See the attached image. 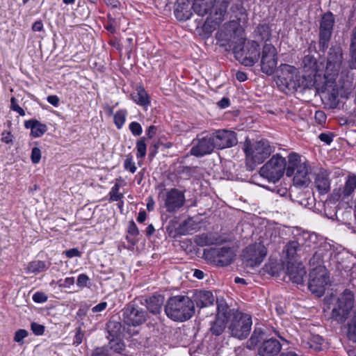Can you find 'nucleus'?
Returning <instances> with one entry per match:
<instances>
[{
	"label": "nucleus",
	"instance_id": "obj_7",
	"mask_svg": "<svg viewBox=\"0 0 356 356\" xmlns=\"http://www.w3.org/2000/svg\"><path fill=\"white\" fill-rule=\"evenodd\" d=\"M267 254V249L261 243H255L243 250L241 257L243 263L248 267L254 268L260 265Z\"/></svg>",
	"mask_w": 356,
	"mask_h": 356
},
{
	"label": "nucleus",
	"instance_id": "obj_27",
	"mask_svg": "<svg viewBox=\"0 0 356 356\" xmlns=\"http://www.w3.org/2000/svg\"><path fill=\"white\" fill-rule=\"evenodd\" d=\"M26 129H30L31 135L38 138L42 136L47 130L46 124H42L37 120H30L24 122Z\"/></svg>",
	"mask_w": 356,
	"mask_h": 356
},
{
	"label": "nucleus",
	"instance_id": "obj_37",
	"mask_svg": "<svg viewBox=\"0 0 356 356\" xmlns=\"http://www.w3.org/2000/svg\"><path fill=\"white\" fill-rule=\"evenodd\" d=\"M323 343L322 337L318 334H313L309 339L308 344L309 348L314 349L316 351L321 350V346Z\"/></svg>",
	"mask_w": 356,
	"mask_h": 356
},
{
	"label": "nucleus",
	"instance_id": "obj_25",
	"mask_svg": "<svg viewBox=\"0 0 356 356\" xmlns=\"http://www.w3.org/2000/svg\"><path fill=\"white\" fill-rule=\"evenodd\" d=\"M223 241L219 235L214 233H203L195 237V242L200 246L220 244Z\"/></svg>",
	"mask_w": 356,
	"mask_h": 356
},
{
	"label": "nucleus",
	"instance_id": "obj_62",
	"mask_svg": "<svg viewBox=\"0 0 356 356\" xmlns=\"http://www.w3.org/2000/svg\"><path fill=\"white\" fill-rule=\"evenodd\" d=\"M156 127L154 126H150L147 131V135L148 136V137L149 138H152L154 136V135L156 134Z\"/></svg>",
	"mask_w": 356,
	"mask_h": 356
},
{
	"label": "nucleus",
	"instance_id": "obj_4",
	"mask_svg": "<svg viewBox=\"0 0 356 356\" xmlns=\"http://www.w3.org/2000/svg\"><path fill=\"white\" fill-rule=\"evenodd\" d=\"M287 165L285 158L277 154L260 168L259 174L269 181L275 183L286 172Z\"/></svg>",
	"mask_w": 356,
	"mask_h": 356
},
{
	"label": "nucleus",
	"instance_id": "obj_43",
	"mask_svg": "<svg viewBox=\"0 0 356 356\" xmlns=\"http://www.w3.org/2000/svg\"><path fill=\"white\" fill-rule=\"evenodd\" d=\"M129 128L132 134L136 136H140L143 132L141 125L137 122H131L129 124Z\"/></svg>",
	"mask_w": 356,
	"mask_h": 356
},
{
	"label": "nucleus",
	"instance_id": "obj_2",
	"mask_svg": "<svg viewBox=\"0 0 356 356\" xmlns=\"http://www.w3.org/2000/svg\"><path fill=\"white\" fill-rule=\"evenodd\" d=\"M165 312L170 318L175 321H186L190 319L195 313L193 301L186 296L171 297L165 304Z\"/></svg>",
	"mask_w": 356,
	"mask_h": 356
},
{
	"label": "nucleus",
	"instance_id": "obj_35",
	"mask_svg": "<svg viewBox=\"0 0 356 356\" xmlns=\"http://www.w3.org/2000/svg\"><path fill=\"white\" fill-rule=\"evenodd\" d=\"M300 248V245L297 241H290L286 244L284 252L289 259H294Z\"/></svg>",
	"mask_w": 356,
	"mask_h": 356
},
{
	"label": "nucleus",
	"instance_id": "obj_5",
	"mask_svg": "<svg viewBox=\"0 0 356 356\" xmlns=\"http://www.w3.org/2000/svg\"><path fill=\"white\" fill-rule=\"evenodd\" d=\"M353 293L349 290H345L336 300L332 310V318L339 323L344 322L353 307Z\"/></svg>",
	"mask_w": 356,
	"mask_h": 356
},
{
	"label": "nucleus",
	"instance_id": "obj_63",
	"mask_svg": "<svg viewBox=\"0 0 356 356\" xmlns=\"http://www.w3.org/2000/svg\"><path fill=\"white\" fill-rule=\"evenodd\" d=\"M146 212L145 211H140L137 218L138 222H143L146 219Z\"/></svg>",
	"mask_w": 356,
	"mask_h": 356
},
{
	"label": "nucleus",
	"instance_id": "obj_39",
	"mask_svg": "<svg viewBox=\"0 0 356 356\" xmlns=\"http://www.w3.org/2000/svg\"><path fill=\"white\" fill-rule=\"evenodd\" d=\"M145 140V138L143 137L136 143L137 158H143L146 155L147 145Z\"/></svg>",
	"mask_w": 356,
	"mask_h": 356
},
{
	"label": "nucleus",
	"instance_id": "obj_16",
	"mask_svg": "<svg viewBox=\"0 0 356 356\" xmlns=\"http://www.w3.org/2000/svg\"><path fill=\"white\" fill-rule=\"evenodd\" d=\"M215 149L211 134L193 140V145L190 152L191 155L202 157L209 154Z\"/></svg>",
	"mask_w": 356,
	"mask_h": 356
},
{
	"label": "nucleus",
	"instance_id": "obj_56",
	"mask_svg": "<svg viewBox=\"0 0 356 356\" xmlns=\"http://www.w3.org/2000/svg\"><path fill=\"white\" fill-rule=\"evenodd\" d=\"M47 102L54 106H58L59 98L56 95H49L47 97Z\"/></svg>",
	"mask_w": 356,
	"mask_h": 356
},
{
	"label": "nucleus",
	"instance_id": "obj_38",
	"mask_svg": "<svg viewBox=\"0 0 356 356\" xmlns=\"http://www.w3.org/2000/svg\"><path fill=\"white\" fill-rule=\"evenodd\" d=\"M127 111L125 110L118 111L114 115V123L118 129H121L126 120Z\"/></svg>",
	"mask_w": 356,
	"mask_h": 356
},
{
	"label": "nucleus",
	"instance_id": "obj_17",
	"mask_svg": "<svg viewBox=\"0 0 356 356\" xmlns=\"http://www.w3.org/2000/svg\"><path fill=\"white\" fill-rule=\"evenodd\" d=\"M301 66L304 72L303 78L307 79L309 83H314L315 77L321 70V65L318 64L316 58L310 54L305 55Z\"/></svg>",
	"mask_w": 356,
	"mask_h": 356
},
{
	"label": "nucleus",
	"instance_id": "obj_51",
	"mask_svg": "<svg viewBox=\"0 0 356 356\" xmlns=\"http://www.w3.org/2000/svg\"><path fill=\"white\" fill-rule=\"evenodd\" d=\"M128 233L134 236H136L139 234V230L134 221L129 222L128 227Z\"/></svg>",
	"mask_w": 356,
	"mask_h": 356
},
{
	"label": "nucleus",
	"instance_id": "obj_31",
	"mask_svg": "<svg viewBox=\"0 0 356 356\" xmlns=\"http://www.w3.org/2000/svg\"><path fill=\"white\" fill-rule=\"evenodd\" d=\"M356 189V175H350L347 177L343 188L342 189L339 197L344 198L349 197Z\"/></svg>",
	"mask_w": 356,
	"mask_h": 356
},
{
	"label": "nucleus",
	"instance_id": "obj_23",
	"mask_svg": "<svg viewBox=\"0 0 356 356\" xmlns=\"http://www.w3.org/2000/svg\"><path fill=\"white\" fill-rule=\"evenodd\" d=\"M330 182L329 173L326 170H320L319 172L316 174L314 184L319 193L325 194L328 193L330 190Z\"/></svg>",
	"mask_w": 356,
	"mask_h": 356
},
{
	"label": "nucleus",
	"instance_id": "obj_26",
	"mask_svg": "<svg viewBox=\"0 0 356 356\" xmlns=\"http://www.w3.org/2000/svg\"><path fill=\"white\" fill-rule=\"evenodd\" d=\"M175 15L180 21H186L192 16V13L189 7V1L185 0H178V5L175 10Z\"/></svg>",
	"mask_w": 356,
	"mask_h": 356
},
{
	"label": "nucleus",
	"instance_id": "obj_10",
	"mask_svg": "<svg viewBox=\"0 0 356 356\" xmlns=\"http://www.w3.org/2000/svg\"><path fill=\"white\" fill-rule=\"evenodd\" d=\"M147 316L146 309L134 302L128 304L122 310L123 321L128 325L139 326L146 321Z\"/></svg>",
	"mask_w": 356,
	"mask_h": 356
},
{
	"label": "nucleus",
	"instance_id": "obj_42",
	"mask_svg": "<svg viewBox=\"0 0 356 356\" xmlns=\"http://www.w3.org/2000/svg\"><path fill=\"white\" fill-rule=\"evenodd\" d=\"M28 332L26 330L20 329L18 330L14 337V341L19 344H22L23 339L28 337Z\"/></svg>",
	"mask_w": 356,
	"mask_h": 356
},
{
	"label": "nucleus",
	"instance_id": "obj_1",
	"mask_svg": "<svg viewBox=\"0 0 356 356\" xmlns=\"http://www.w3.org/2000/svg\"><path fill=\"white\" fill-rule=\"evenodd\" d=\"M242 149L245 154V163L248 170H254L275 151L274 147L266 139L251 141L246 138Z\"/></svg>",
	"mask_w": 356,
	"mask_h": 356
},
{
	"label": "nucleus",
	"instance_id": "obj_53",
	"mask_svg": "<svg viewBox=\"0 0 356 356\" xmlns=\"http://www.w3.org/2000/svg\"><path fill=\"white\" fill-rule=\"evenodd\" d=\"M64 254L68 258H72L75 257H81V252L77 248H72L64 252Z\"/></svg>",
	"mask_w": 356,
	"mask_h": 356
},
{
	"label": "nucleus",
	"instance_id": "obj_41",
	"mask_svg": "<svg viewBox=\"0 0 356 356\" xmlns=\"http://www.w3.org/2000/svg\"><path fill=\"white\" fill-rule=\"evenodd\" d=\"M124 168L126 170L129 171L131 173H134L136 171V166L133 161V157L131 155H127L124 161Z\"/></svg>",
	"mask_w": 356,
	"mask_h": 356
},
{
	"label": "nucleus",
	"instance_id": "obj_18",
	"mask_svg": "<svg viewBox=\"0 0 356 356\" xmlns=\"http://www.w3.org/2000/svg\"><path fill=\"white\" fill-rule=\"evenodd\" d=\"M277 73V83H280L287 88L293 87L296 85L295 81L297 79L298 71L294 66L282 64L279 67Z\"/></svg>",
	"mask_w": 356,
	"mask_h": 356
},
{
	"label": "nucleus",
	"instance_id": "obj_32",
	"mask_svg": "<svg viewBox=\"0 0 356 356\" xmlns=\"http://www.w3.org/2000/svg\"><path fill=\"white\" fill-rule=\"evenodd\" d=\"M341 65L327 62L324 77L328 82H332L338 76Z\"/></svg>",
	"mask_w": 356,
	"mask_h": 356
},
{
	"label": "nucleus",
	"instance_id": "obj_20",
	"mask_svg": "<svg viewBox=\"0 0 356 356\" xmlns=\"http://www.w3.org/2000/svg\"><path fill=\"white\" fill-rule=\"evenodd\" d=\"M286 275L292 282L297 284H302L306 275V271L301 264L288 262L286 266Z\"/></svg>",
	"mask_w": 356,
	"mask_h": 356
},
{
	"label": "nucleus",
	"instance_id": "obj_45",
	"mask_svg": "<svg viewBox=\"0 0 356 356\" xmlns=\"http://www.w3.org/2000/svg\"><path fill=\"white\" fill-rule=\"evenodd\" d=\"M111 348L118 353H122L124 344L120 341H113L111 342Z\"/></svg>",
	"mask_w": 356,
	"mask_h": 356
},
{
	"label": "nucleus",
	"instance_id": "obj_50",
	"mask_svg": "<svg viewBox=\"0 0 356 356\" xmlns=\"http://www.w3.org/2000/svg\"><path fill=\"white\" fill-rule=\"evenodd\" d=\"M318 138L322 142L330 145L333 140V134L330 133H322L319 135Z\"/></svg>",
	"mask_w": 356,
	"mask_h": 356
},
{
	"label": "nucleus",
	"instance_id": "obj_46",
	"mask_svg": "<svg viewBox=\"0 0 356 356\" xmlns=\"http://www.w3.org/2000/svg\"><path fill=\"white\" fill-rule=\"evenodd\" d=\"M31 329L35 335H42L44 332V327L35 322L31 324Z\"/></svg>",
	"mask_w": 356,
	"mask_h": 356
},
{
	"label": "nucleus",
	"instance_id": "obj_47",
	"mask_svg": "<svg viewBox=\"0 0 356 356\" xmlns=\"http://www.w3.org/2000/svg\"><path fill=\"white\" fill-rule=\"evenodd\" d=\"M41 159V151L38 147H33L31 151V161L33 163H38Z\"/></svg>",
	"mask_w": 356,
	"mask_h": 356
},
{
	"label": "nucleus",
	"instance_id": "obj_59",
	"mask_svg": "<svg viewBox=\"0 0 356 356\" xmlns=\"http://www.w3.org/2000/svg\"><path fill=\"white\" fill-rule=\"evenodd\" d=\"M43 29V24L41 21H36L32 26L33 31H41Z\"/></svg>",
	"mask_w": 356,
	"mask_h": 356
},
{
	"label": "nucleus",
	"instance_id": "obj_36",
	"mask_svg": "<svg viewBox=\"0 0 356 356\" xmlns=\"http://www.w3.org/2000/svg\"><path fill=\"white\" fill-rule=\"evenodd\" d=\"M350 52L351 56L350 67L354 69L356 68V26L353 30Z\"/></svg>",
	"mask_w": 356,
	"mask_h": 356
},
{
	"label": "nucleus",
	"instance_id": "obj_19",
	"mask_svg": "<svg viewBox=\"0 0 356 356\" xmlns=\"http://www.w3.org/2000/svg\"><path fill=\"white\" fill-rule=\"evenodd\" d=\"M207 254L213 257L214 261L222 266L231 264L234 257L233 250L230 248L212 249Z\"/></svg>",
	"mask_w": 356,
	"mask_h": 356
},
{
	"label": "nucleus",
	"instance_id": "obj_52",
	"mask_svg": "<svg viewBox=\"0 0 356 356\" xmlns=\"http://www.w3.org/2000/svg\"><path fill=\"white\" fill-rule=\"evenodd\" d=\"M315 119L319 124H322L325 122L326 115L322 111H317L315 113Z\"/></svg>",
	"mask_w": 356,
	"mask_h": 356
},
{
	"label": "nucleus",
	"instance_id": "obj_44",
	"mask_svg": "<svg viewBox=\"0 0 356 356\" xmlns=\"http://www.w3.org/2000/svg\"><path fill=\"white\" fill-rule=\"evenodd\" d=\"M10 109L18 113L21 116L25 115V111L17 104L15 97H13L10 99Z\"/></svg>",
	"mask_w": 356,
	"mask_h": 356
},
{
	"label": "nucleus",
	"instance_id": "obj_33",
	"mask_svg": "<svg viewBox=\"0 0 356 356\" xmlns=\"http://www.w3.org/2000/svg\"><path fill=\"white\" fill-rule=\"evenodd\" d=\"M132 99L136 104L143 106H147L150 103L148 94L142 86L137 87L136 93L132 95Z\"/></svg>",
	"mask_w": 356,
	"mask_h": 356
},
{
	"label": "nucleus",
	"instance_id": "obj_21",
	"mask_svg": "<svg viewBox=\"0 0 356 356\" xmlns=\"http://www.w3.org/2000/svg\"><path fill=\"white\" fill-rule=\"evenodd\" d=\"M192 298L193 303L201 308L212 305L215 300L213 293L206 290H195Z\"/></svg>",
	"mask_w": 356,
	"mask_h": 356
},
{
	"label": "nucleus",
	"instance_id": "obj_34",
	"mask_svg": "<svg viewBox=\"0 0 356 356\" xmlns=\"http://www.w3.org/2000/svg\"><path fill=\"white\" fill-rule=\"evenodd\" d=\"M343 60L342 49L340 47H332L330 49L327 62L341 65Z\"/></svg>",
	"mask_w": 356,
	"mask_h": 356
},
{
	"label": "nucleus",
	"instance_id": "obj_57",
	"mask_svg": "<svg viewBox=\"0 0 356 356\" xmlns=\"http://www.w3.org/2000/svg\"><path fill=\"white\" fill-rule=\"evenodd\" d=\"M92 356H108L107 350L104 348H97Z\"/></svg>",
	"mask_w": 356,
	"mask_h": 356
},
{
	"label": "nucleus",
	"instance_id": "obj_9",
	"mask_svg": "<svg viewBox=\"0 0 356 356\" xmlns=\"http://www.w3.org/2000/svg\"><path fill=\"white\" fill-rule=\"evenodd\" d=\"M216 6L214 8V13L207 17L204 25L203 30L207 33H211L224 21L227 8L232 0H215Z\"/></svg>",
	"mask_w": 356,
	"mask_h": 356
},
{
	"label": "nucleus",
	"instance_id": "obj_30",
	"mask_svg": "<svg viewBox=\"0 0 356 356\" xmlns=\"http://www.w3.org/2000/svg\"><path fill=\"white\" fill-rule=\"evenodd\" d=\"M49 266L50 263L47 264L43 261L35 260L29 262L26 268V270L27 273L38 274L47 270Z\"/></svg>",
	"mask_w": 356,
	"mask_h": 356
},
{
	"label": "nucleus",
	"instance_id": "obj_61",
	"mask_svg": "<svg viewBox=\"0 0 356 356\" xmlns=\"http://www.w3.org/2000/svg\"><path fill=\"white\" fill-rule=\"evenodd\" d=\"M236 78L238 81L242 82L247 79V75L245 72L238 71L236 73Z\"/></svg>",
	"mask_w": 356,
	"mask_h": 356
},
{
	"label": "nucleus",
	"instance_id": "obj_49",
	"mask_svg": "<svg viewBox=\"0 0 356 356\" xmlns=\"http://www.w3.org/2000/svg\"><path fill=\"white\" fill-rule=\"evenodd\" d=\"M89 277L86 274H81L78 277L76 284L79 287L83 288L87 286Z\"/></svg>",
	"mask_w": 356,
	"mask_h": 356
},
{
	"label": "nucleus",
	"instance_id": "obj_11",
	"mask_svg": "<svg viewBox=\"0 0 356 356\" xmlns=\"http://www.w3.org/2000/svg\"><path fill=\"white\" fill-rule=\"evenodd\" d=\"M259 45L255 41L248 42L244 47L238 51L234 49L235 56L245 66H252L258 62L260 58Z\"/></svg>",
	"mask_w": 356,
	"mask_h": 356
},
{
	"label": "nucleus",
	"instance_id": "obj_24",
	"mask_svg": "<svg viewBox=\"0 0 356 356\" xmlns=\"http://www.w3.org/2000/svg\"><path fill=\"white\" fill-rule=\"evenodd\" d=\"M215 0H194L192 8L194 12L200 16H204L209 14L208 17H211V14H213L212 9L214 8Z\"/></svg>",
	"mask_w": 356,
	"mask_h": 356
},
{
	"label": "nucleus",
	"instance_id": "obj_58",
	"mask_svg": "<svg viewBox=\"0 0 356 356\" xmlns=\"http://www.w3.org/2000/svg\"><path fill=\"white\" fill-rule=\"evenodd\" d=\"M74 284V277H67L64 280L63 283L60 284V286L64 287H70Z\"/></svg>",
	"mask_w": 356,
	"mask_h": 356
},
{
	"label": "nucleus",
	"instance_id": "obj_60",
	"mask_svg": "<svg viewBox=\"0 0 356 356\" xmlns=\"http://www.w3.org/2000/svg\"><path fill=\"white\" fill-rule=\"evenodd\" d=\"M218 105L221 108H225L229 106V99L227 97H223L218 103Z\"/></svg>",
	"mask_w": 356,
	"mask_h": 356
},
{
	"label": "nucleus",
	"instance_id": "obj_6",
	"mask_svg": "<svg viewBox=\"0 0 356 356\" xmlns=\"http://www.w3.org/2000/svg\"><path fill=\"white\" fill-rule=\"evenodd\" d=\"M159 200L168 212L172 213L184 206L186 199L184 192L171 188L161 191L159 195Z\"/></svg>",
	"mask_w": 356,
	"mask_h": 356
},
{
	"label": "nucleus",
	"instance_id": "obj_15",
	"mask_svg": "<svg viewBox=\"0 0 356 356\" xmlns=\"http://www.w3.org/2000/svg\"><path fill=\"white\" fill-rule=\"evenodd\" d=\"M334 24V17L332 13H325L321 21L320 34H319V45L323 50L328 47V42L330 40L333 26Z\"/></svg>",
	"mask_w": 356,
	"mask_h": 356
},
{
	"label": "nucleus",
	"instance_id": "obj_28",
	"mask_svg": "<svg viewBox=\"0 0 356 356\" xmlns=\"http://www.w3.org/2000/svg\"><path fill=\"white\" fill-rule=\"evenodd\" d=\"M163 297L161 296H152L147 300V308L152 314L160 313L163 304Z\"/></svg>",
	"mask_w": 356,
	"mask_h": 356
},
{
	"label": "nucleus",
	"instance_id": "obj_54",
	"mask_svg": "<svg viewBox=\"0 0 356 356\" xmlns=\"http://www.w3.org/2000/svg\"><path fill=\"white\" fill-rule=\"evenodd\" d=\"M106 307H107L106 302H101L100 303L97 304V305H95V307H93L92 308V312L93 313L101 312L104 311V309H106Z\"/></svg>",
	"mask_w": 356,
	"mask_h": 356
},
{
	"label": "nucleus",
	"instance_id": "obj_22",
	"mask_svg": "<svg viewBox=\"0 0 356 356\" xmlns=\"http://www.w3.org/2000/svg\"><path fill=\"white\" fill-rule=\"evenodd\" d=\"M280 343L274 339L264 341L259 349L260 356H275L281 350Z\"/></svg>",
	"mask_w": 356,
	"mask_h": 356
},
{
	"label": "nucleus",
	"instance_id": "obj_14",
	"mask_svg": "<svg viewBox=\"0 0 356 356\" xmlns=\"http://www.w3.org/2000/svg\"><path fill=\"white\" fill-rule=\"evenodd\" d=\"M215 149H222L234 146L238 140L236 134L227 129H218L211 134Z\"/></svg>",
	"mask_w": 356,
	"mask_h": 356
},
{
	"label": "nucleus",
	"instance_id": "obj_3",
	"mask_svg": "<svg viewBox=\"0 0 356 356\" xmlns=\"http://www.w3.org/2000/svg\"><path fill=\"white\" fill-rule=\"evenodd\" d=\"M311 168L308 161H302L299 154L291 152L288 156L286 176L293 175L294 184L305 186L310 182Z\"/></svg>",
	"mask_w": 356,
	"mask_h": 356
},
{
	"label": "nucleus",
	"instance_id": "obj_13",
	"mask_svg": "<svg viewBox=\"0 0 356 356\" xmlns=\"http://www.w3.org/2000/svg\"><path fill=\"white\" fill-rule=\"evenodd\" d=\"M261 70L267 75H271L277 65V51L272 44L266 43L261 53Z\"/></svg>",
	"mask_w": 356,
	"mask_h": 356
},
{
	"label": "nucleus",
	"instance_id": "obj_12",
	"mask_svg": "<svg viewBox=\"0 0 356 356\" xmlns=\"http://www.w3.org/2000/svg\"><path fill=\"white\" fill-rule=\"evenodd\" d=\"M252 319L250 315L240 314L232 321L229 329L234 337L239 339H245L250 334Z\"/></svg>",
	"mask_w": 356,
	"mask_h": 356
},
{
	"label": "nucleus",
	"instance_id": "obj_8",
	"mask_svg": "<svg viewBox=\"0 0 356 356\" xmlns=\"http://www.w3.org/2000/svg\"><path fill=\"white\" fill-rule=\"evenodd\" d=\"M329 282L327 272L323 267H316L310 272L308 287L316 296L321 297L324 294L325 286Z\"/></svg>",
	"mask_w": 356,
	"mask_h": 356
},
{
	"label": "nucleus",
	"instance_id": "obj_48",
	"mask_svg": "<svg viewBox=\"0 0 356 356\" xmlns=\"http://www.w3.org/2000/svg\"><path fill=\"white\" fill-rule=\"evenodd\" d=\"M33 300L38 303H43L47 300V296L43 292H36L33 296Z\"/></svg>",
	"mask_w": 356,
	"mask_h": 356
},
{
	"label": "nucleus",
	"instance_id": "obj_29",
	"mask_svg": "<svg viewBox=\"0 0 356 356\" xmlns=\"http://www.w3.org/2000/svg\"><path fill=\"white\" fill-rule=\"evenodd\" d=\"M226 323L227 318L225 314L223 313H218L216 317V320L214 321L210 328L211 332L215 335H220L224 331L226 327Z\"/></svg>",
	"mask_w": 356,
	"mask_h": 356
},
{
	"label": "nucleus",
	"instance_id": "obj_40",
	"mask_svg": "<svg viewBox=\"0 0 356 356\" xmlns=\"http://www.w3.org/2000/svg\"><path fill=\"white\" fill-rule=\"evenodd\" d=\"M120 186L118 184H115L111 189L109 192L110 200L112 201H118L122 197L123 195L119 193Z\"/></svg>",
	"mask_w": 356,
	"mask_h": 356
},
{
	"label": "nucleus",
	"instance_id": "obj_55",
	"mask_svg": "<svg viewBox=\"0 0 356 356\" xmlns=\"http://www.w3.org/2000/svg\"><path fill=\"white\" fill-rule=\"evenodd\" d=\"M259 32L261 34L264 33V35H262L263 39H266V40H268L270 37V31L269 29L266 26H261L260 28H259Z\"/></svg>",
	"mask_w": 356,
	"mask_h": 356
},
{
	"label": "nucleus",
	"instance_id": "obj_64",
	"mask_svg": "<svg viewBox=\"0 0 356 356\" xmlns=\"http://www.w3.org/2000/svg\"><path fill=\"white\" fill-rule=\"evenodd\" d=\"M154 202L153 199L150 197L147 204V209L149 211H151L154 210Z\"/></svg>",
	"mask_w": 356,
	"mask_h": 356
}]
</instances>
